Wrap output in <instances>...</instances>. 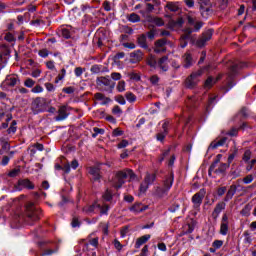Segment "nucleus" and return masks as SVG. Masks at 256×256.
<instances>
[{
	"label": "nucleus",
	"mask_w": 256,
	"mask_h": 256,
	"mask_svg": "<svg viewBox=\"0 0 256 256\" xmlns=\"http://www.w3.org/2000/svg\"><path fill=\"white\" fill-rule=\"evenodd\" d=\"M128 21H130V23H139V21H141V18L139 17V15L132 13L129 15Z\"/></svg>",
	"instance_id": "obj_41"
},
{
	"label": "nucleus",
	"mask_w": 256,
	"mask_h": 256,
	"mask_svg": "<svg viewBox=\"0 0 256 256\" xmlns=\"http://www.w3.org/2000/svg\"><path fill=\"white\" fill-rule=\"evenodd\" d=\"M147 21L148 23H152V25H156V27H163L165 25V22L161 18L155 16H148Z\"/></svg>",
	"instance_id": "obj_22"
},
{
	"label": "nucleus",
	"mask_w": 256,
	"mask_h": 256,
	"mask_svg": "<svg viewBox=\"0 0 256 256\" xmlns=\"http://www.w3.org/2000/svg\"><path fill=\"white\" fill-rule=\"evenodd\" d=\"M149 209V206H141V203H136L134 204L131 208L130 211L132 213H143V211H147Z\"/></svg>",
	"instance_id": "obj_25"
},
{
	"label": "nucleus",
	"mask_w": 256,
	"mask_h": 256,
	"mask_svg": "<svg viewBox=\"0 0 256 256\" xmlns=\"http://www.w3.org/2000/svg\"><path fill=\"white\" fill-rule=\"evenodd\" d=\"M112 112L114 115H117L118 117H121V114L123 113V110H121V107L119 106H114L112 109Z\"/></svg>",
	"instance_id": "obj_55"
},
{
	"label": "nucleus",
	"mask_w": 256,
	"mask_h": 256,
	"mask_svg": "<svg viewBox=\"0 0 256 256\" xmlns=\"http://www.w3.org/2000/svg\"><path fill=\"white\" fill-rule=\"evenodd\" d=\"M156 176L155 174H146L144 181L140 185V194L143 195L149 189V185H153L155 183Z\"/></svg>",
	"instance_id": "obj_8"
},
{
	"label": "nucleus",
	"mask_w": 256,
	"mask_h": 256,
	"mask_svg": "<svg viewBox=\"0 0 256 256\" xmlns=\"http://www.w3.org/2000/svg\"><path fill=\"white\" fill-rule=\"evenodd\" d=\"M225 193H227V187L226 186H222V187H219L217 189L218 197H223V195H225Z\"/></svg>",
	"instance_id": "obj_51"
},
{
	"label": "nucleus",
	"mask_w": 256,
	"mask_h": 256,
	"mask_svg": "<svg viewBox=\"0 0 256 256\" xmlns=\"http://www.w3.org/2000/svg\"><path fill=\"white\" fill-rule=\"evenodd\" d=\"M160 125H162V131L156 135V139L157 141L163 143L167 135H169V129H171V121L163 120L160 122Z\"/></svg>",
	"instance_id": "obj_7"
},
{
	"label": "nucleus",
	"mask_w": 256,
	"mask_h": 256,
	"mask_svg": "<svg viewBox=\"0 0 256 256\" xmlns=\"http://www.w3.org/2000/svg\"><path fill=\"white\" fill-rule=\"evenodd\" d=\"M206 193L207 191L205 190V188H202L193 196L194 207H199V205L203 203V199H205Z\"/></svg>",
	"instance_id": "obj_14"
},
{
	"label": "nucleus",
	"mask_w": 256,
	"mask_h": 256,
	"mask_svg": "<svg viewBox=\"0 0 256 256\" xmlns=\"http://www.w3.org/2000/svg\"><path fill=\"white\" fill-rule=\"evenodd\" d=\"M113 199V194L111 193V190L107 189L105 193L103 194V200L104 201H111Z\"/></svg>",
	"instance_id": "obj_45"
},
{
	"label": "nucleus",
	"mask_w": 256,
	"mask_h": 256,
	"mask_svg": "<svg viewBox=\"0 0 256 256\" xmlns=\"http://www.w3.org/2000/svg\"><path fill=\"white\" fill-rule=\"evenodd\" d=\"M143 59V52L141 50H136L130 53V63H139Z\"/></svg>",
	"instance_id": "obj_17"
},
{
	"label": "nucleus",
	"mask_w": 256,
	"mask_h": 256,
	"mask_svg": "<svg viewBox=\"0 0 256 256\" xmlns=\"http://www.w3.org/2000/svg\"><path fill=\"white\" fill-rule=\"evenodd\" d=\"M94 98L96 99V101H102L101 105H107V103L111 102V99L108 97H105L103 93H96L94 95Z\"/></svg>",
	"instance_id": "obj_28"
},
{
	"label": "nucleus",
	"mask_w": 256,
	"mask_h": 256,
	"mask_svg": "<svg viewBox=\"0 0 256 256\" xmlns=\"http://www.w3.org/2000/svg\"><path fill=\"white\" fill-rule=\"evenodd\" d=\"M10 57L11 51L9 50V48L3 46L0 49V70L5 68V65H7Z\"/></svg>",
	"instance_id": "obj_9"
},
{
	"label": "nucleus",
	"mask_w": 256,
	"mask_h": 256,
	"mask_svg": "<svg viewBox=\"0 0 256 256\" xmlns=\"http://www.w3.org/2000/svg\"><path fill=\"white\" fill-rule=\"evenodd\" d=\"M129 233V227L125 226L124 228L121 229L120 231V237L122 239H125L127 237V234Z\"/></svg>",
	"instance_id": "obj_57"
},
{
	"label": "nucleus",
	"mask_w": 256,
	"mask_h": 256,
	"mask_svg": "<svg viewBox=\"0 0 256 256\" xmlns=\"http://www.w3.org/2000/svg\"><path fill=\"white\" fill-rule=\"evenodd\" d=\"M251 209H253V205L249 203L246 204L241 210L240 215H242L243 217H249V215H251Z\"/></svg>",
	"instance_id": "obj_34"
},
{
	"label": "nucleus",
	"mask_w": 256,
	"mask_h": 256,
	"mask_svg": "<svg viewBox=\"0 0 256 256\" xmlns=\"http://www.w3.org/2000/svg\"><path fill=\"white\" fill-rule=\"evenodd\" d=\"M103 133H105L104 129L95 127L94 134H92V137H97L98 135H103Z\"/></svg>",
	"instance_id": "obj_58"
},
{
	"label": "nucleus",
	"mask_w": 256,
	"mask_h": 256,
	"mask_svg": "<svg viewBox=\"0 0 256 256\" xmlns=\"http://www.w3.org/2000/svg\"><path fill=\"white\" fill-rule=\"evenodd\" d=\"M205 22L194 19L193 20V33H199L203 29Z\"/></svg>",
	"instance_id": "obj_31"
},
{
	"label": "nucleus",
	"mask_w": 256,
	"mask_h": 256,
	"mask_svg": "<svg viewBox=\"0 0 256 256\" xmlns=\"http://www.w3.org/2000/svg\"><path fill=\"white\" fill-rule=\"evenodd\" d=\"M19 83V77L16 75L7 76L6 79L2 82L1 87L5 91L9 89V87H15Z\"/></svg>",
	"instance_id": "obj_10"
},
{
	"label": "nucleus",
	"mask_w": 256,
	"mask_h": 256,
	"mask_svg": "<svg viewBox=\"0 0 256 256\" xmlns=\"http://www.w3.org/2000/svg\"><path fill=\"white\" fill-rule=\"evenodd\" d=\"M101 208V204H98V202H94L92 205L85 206L83 208V213L86 215H93L99 211Z\"/></svg>",
	"instance_id": "obj_15"
},
{
	"label": "nucleus",
	"mask_w": 256,
	"mask_h": 256,
	"mask_svg": "<svg viewBox=\"0 0 256 256\" xmlns=\"http://www.w3.org/2000/svg\"><path fill=\"white\" fill-rule=\"evenodd\" d=\"M97 89L105 93H113L115 82L109 76H100L96 79Z\"/></svg>",
	"instance_id": "obj_3"
},
{
	"label": "nucleus",
	"mask_w": 256,
	"mask_h": 256,
	"mask_svg": "<svg viewBox=\"0 0 256 256\" xmlns=\"http://www.w3.org/2000/svg\"><path fill=\"white\" fill-rule=\"evenodd\" d=\"M200 15L203 19H209V16L213 14V9H211V0H197Z\"/></svg>",
	"instance_id": "obj_4"
},
{
	"label": "nucleus",
	"mask_w": 256,
	"mask_h": 256,
	"mask_svg": "<svg viewBox=\"0 0 256 256\" xmlns=\"http://www.w3.org/2000/svg\"><path fill=\"white\" fill-rule=\"evenodd\" d=\"M32 111L35 115H37V113H42V111H45V99L36 98L32 102Z\"/></svg>",
	"instance_id": "obj_12"
},
{
	"label": "nucleus",
	"mask_w": 256,
	"mask_h": 256,
	"mask_svg": "<svg viewBox=\"0 0 256 256\" xmlns=\"http://www.w3.org/2000/svg\"><path fill=\"white\" fill-rule=\"evenodd\" d=\"M65 75H67V70H65V68H62L60 74L55 80V83H59V81H63V79H65Z\"/></svg>",
	"instance_id": "obj_44"
},
{
	"label": "nucleus",
	"mask_w": 256,
	"mask_h": 256,
	"mask_svg": "<svg viewBox=\"0 0 256 256\" xmlns=\"http://www.w3.org/2000/svg\"><path fill=\"white\" fill-rule=\"evenodd\" d=\"M18 185H20V187H24L25 189H34L35 186H33V183H31V181L24 179V180H20L18 182Z\"/></svg>",
	"instance_id": "obj_35"
},
{
	"label": "nucleus",
	"mask_w": 256,
	"mask_h": 256,
	"mask_svg": "<svg viewBox=\"0 0 256 256\" xmlns=\"http://www.w3.org/2000/svg\"><path fill=\"white\" fill-rule=\"evenodd\" d=\"M90 175H92L94 181H99L101 179V174L99 173V168L97 167H91L89 169Z\"/></svg>",
	"instance_id": "obj_32"
},
{
	"label": "nucleus",
	"mask_w": 256,
	"mask_h": 256,
	"mask_svg": "<svg viewBox=\"0 0 256 256\" xmlns=\"http://www.w3.org/2000/svg\"><path fill=\"white\" fill-rule=\"evenodd\" d=\"M243 183H245V185H249V183H253V175H247L246 177H244Z\"/></svg>",
	"instance_id": "obj_61"
},
{
	"label": "nucleus",
	"mask_w": 256,
	"mask_h": 256,
	"mask_svg": "<svg viewBox=\"0 0 256 256\" xmlns=\"http://www.w3.org/2000/svg\"><path fill=\"white\" fill-rule=\"evenodd\" d=\"M113 245L117 251H121L123 249V244L117 239L114 240Z\"/></svg>",
	"instance_id": "obj_59"
},
{
	"label": "nucleus",
	"mask_w": 256,
	"mask_h": 256,
	"mask_svg": "<svg viewBox=\"0 0 256 256\" xmlns=\"http://www.w3.org/2000/svg\"><path fill=\"white\" fill-rule=\"evenodd\" d=\"M193 63V56L191 55V52H187L184 55V67L185 69H189Z\"/></svg>",
	"instance_id": "obj_30"
},
{
	"label": "nucleus",
	"mask_w": 256,
	"mask_h": 256,
	"mask_svg": "<svg viewBox=\"0 0 256 256\" xmlns=\"http://www.w3.org/2000/svg\"><path fill=\"white\" fill-rule=\"evenodd\" d=\"M126 99H127V101H129V103H135V101H137V96H135V94H133L131 92H127Z\"/></svg>",
	"instance_id": "obj_43"
},
{
	"label": "nucleus",
	"mask_w": 256,
	"mask_h": 256,
	"mask_svg": "<svg viewBox=\"0 0 256 256\" xmlns=\"http://www.w3.org/2000/svg\"><path fill=\"white\" fill-rule=\"evenodd\" d=\"M41 219V209H39L35 204L28 203L26 205L25 215L19 218V223H26V225H33L35 221Z\"/></svg>",
	"instance_id": "obj_1"
},
{
	"label": "nucleus",
	"mask_w": 256,
	"mask_h": 256,
	"mask_svg": "<svg viewBox=\"0 0 256 256\" xmlns=\"http://www.w3.org/2000/svg\"><path fill=\"white\" fill-rule=\"evenodd\" d=\"M98 211H100L101 215H107V213L109 212V206H107V205L101 206L100 205V208H98Z\"/></svg>",
	"instance_id": "obj_54"
},
{
	"label": "nucleus",
	"mask_w": 256,
	"mask_h": 256,
	"mask_svg": "<svg viewBox=\"0 0 256 256\" xmlns=\"http://www.w3.org/2000/svg\"><path fill=\"white\" fill-rule=\"evenodd\" d=\"M174 175L173 173H171L164 181V186L163 188L158 187L156 189V195L158 197H163V195L167 194V191H169V189H171V187H173V181H174Z\"/></svg>",
	"instance_id": "obj_6"
},
{
	"label": "nucleus",
	"mask_w": 256,
	"mask_h": 256,
	"mask_svg": "<svg viewBox=\"0 0 256 256\" xmlns=\"http://www.w3.org/2000/svg\"><path fill=\"white\" fill-rule=\"evenodd\" d=\"M21 173V170L19 168H15L9 172V177H17Z\"/></svg>",
	"instance_id": "obj_60"
},
{
	"label": "nucleus",
	"mask_w": 256,
	"mask_h": 256,
	"mask_svg": "<svg viewBox=\"0 0 256 256\" xmlns=\"http://www.w3.org/2000/svg\"><path fill=\"white\" fill-rule=\"evenodd\" d=\"M0 145L2 147L0 149V155H4V153H7V151H9L10 145L9 142L5 141V139H0Z\"/></svg>",
	"instance_id": "obj_33"
},
{
	"label": "nucleus",
	"mask_w": 256,
	"mask_h": 256,
	"mask_svg": "<svg viewBox=\"0 0 256 256\" xmlns=\"http://www.w3.org/2000/svg\"><path fill=\"white\" fill-rule=\"evenodd\" d=\"M213 33H215V30H213V28L204 31L202 35L196 40V42L194 41L196 47H198V49H203V47L207 45V41H211Z\"/></svg>",
	"instance_id": "obj_5"
},
{
	"label": "nucleus",
	"mask_w": 256,
	"mask_h": 256,
	"mask_svg": "<svg viewBox=\"0 0 256 256\" xmlns=\"http://www.w3.org/2000/svg\"><path fill=\"white\" fill-rule=\"evenodd\" d=\"M69 117V113L67 112V106H61L58 110V116L56 117V121H65Z\"/></svg>",
	"instance_id": "obj_19"
},
{
	"label": "nucleus",
	"mask_w": 256,
	"mask_h": 256,
	"mask_svg": "<svg viewBox=\"0 0 256 256\" xmlns=\"http://www.w3.org/2000/svg\"><path fill=\"white\" fill-rule=\"evenodd\" d=\"M38 55H40L43 59H45V57H49V50L42 49L39 51Z\"/></svg>",
	"instance_id": "obj_62"
},
{
	"label": "nucleus",
	"mask_w": 256,
	"mask_h": 256,
	"mask_svg": "<svg viewBox=\"0 0 256 256\" xmlns=\"http://www.w3.org/2000/svg\"><path fill=\"white\" fill-rule=\"evenodd\" d=\"M181 9V2L179 1L167 2L165 6V11H170V13H181Z\"/></svg>",
	"instance_id": "obj_13"
},
{
	"label": "nucleus",
	"mask_w": 256,
	"mask_h": 256,
	"mask_svg": "<svg viewBox=\"0 0 256 256\" xmlns=\"http://www.w3.org/2000/svg\"><path fill=\"white\" fill-rule=\"evenodd\" d=\"M17 132V121L13 120L11 126L8 128L7 133L11 135V133Z\"/></svg>",
	"instance_id": "obj_42"
},
{
	"label": "nucleus",
	"mask_w": 256,
	"mask_h": 256,
	"mask_svg": "<svg viewBox=\"0 0 256 256\" xmlns=\"http://www.w3.org/2000/svg\"><path fill=\"white\" fill-rule=\"evenodd\" d=\"M219 79H221V77L214 78L213 76H209L204 82L205 89H211V87H213V85H215Z\"/></svg>",
	"instance_id": "obj_24"
},
{
	"label": "nucleus",
	"mask_w": 256,
	"mask_h": 256,
	"mask_svg": "<svg viewBox=\"0 0 256 256\" xmlns=\"http://www.w3.org/2000/svg\"><path fill=\"white\" fill-rule=\"evenodd\" d=\"M168 61H169V57L163 56L158 61V67H160V69L163 71H168L169 70V66L167 65Z\"/></svg>",
	"instance_id": "obj_27"
},
{
	"label": "nucleus",
	"mask_w": 256,
	"mask_h": 256,
	"mask_svg": "<svg viewBox=\"0 0 256 256\" xmlns=\"http://www.w3.org/2000/svg\"><path fill=\"white\" fill-rule=\"evenodd\" d=\"M138 45L142 49H149V45H147V36L145 34L138 37Z\"/></svg>",
	"instance_id": "obj_29"
},
{
	"label": "nucleus",
	"mask_w": 256,
	"mask_h": 256,
	"mask_svg": "<svg viewBox=\"0 0 256 256\" xmlns=\"http://www.w3.org/2000/svg\"><path fill=\"white\" fill-rule=\"evenodd\" d=\"M149 246L145 245L143 248H142V251L140 253V255L138 256H149Z\"/></svg>",
	"instance_id": "obj_63"
},
{
	"label": "nucleus",
	"mask_w": 256,
	"mask_h": 256,
	"mask_svg": "<svg viewBox=\"0 0 256 256\" xmlns=\"http://www.w3.org/2000/svg\"><path fill=\"white\" fill-rule=\"evenodd\" d=\"M55 169L56 171H64V173H71V166H69V164L64 165V167H62L59 164L55 165Z\"/></svg>",
	"instance_id": "obj_38"
},
{
	"label": "nucleus",
	"mask_w": 256,
	"mask_h": 256,
	"mask_svg": "<svg viewBox=\"0 0 256 256\" xmlns=\"http://www.w3.org/2000/svg\"><path fill=\"white\" fill-rule=\"evenodd\" d=\"M235 193H237V185L232 184L224 197L225 203H229V201H231L235 196Z\"/></svg>",
	"instance_id": "obj_18"
},
{
	"label": "nucleus",
	"mask_w": 256,
	"mask_h": 256,
	"mask_svg": "<svg viewBox=\"0 0 256 256\" xmlns=\"http://www.w3.org/2000/svg\"><path fill=\"white\" fill-rule=\"evenodd\" d=\"M223 155L222 154H218L216 156V159L212 162V169H215V167H217V164H219V162L221 161Z\"/></svg>",
	"instance_id": "obj_56"
},
{
	"label": "nucleus",
	"mask_w": 256,
	"mask_h": 256,
	"mask_svg": "<svg viewBox=\"0 0 256 256\" xmlns=\"http://www.w3.org/2000/svg\"><path fill=\"white\" fill-rule=\"evenodd\" d=\"M125 179H128L129 181H135V179H137V175H135L131 169L118 171L112 180L113 187H115V189H121V187L125 185Z\"/></svg>",
	"instance_id": "obj_2"
},
{
	"label": "nucleus",
	"mask_w": 256,
	"mask_h": 256,
	"mask_svg": "<svg viewBox=\"0 0 256 256\" xmlns=\"http://www.w3.org/2000/svg\"><path fill=\"white\" fill-rule=\"evenodd\" d=\"M91 73L99 74V73H109V69L104 67L103 65L95 64L90 69Z\"/></svg>",
	"instance_id": "obj_21"
},
{
	"label": "nucleus",
	"mask_w": 256,
	"mask_h": 256,
	"mask_svg": "<svg viewBox=\"0 0 256 256\" xmlns=\"http://www.w3.org/2000/svg\"><path fill=\"white\" fill-rule=\"evenodd\" d=\"M227 233H229V224L222 222L220 225V234L227 235Z\"/></svg>",
	"instance_id": "obj_40"
},
{
	"label": "nucleus",
	"mask_w": 256,
	"mask_h": 256,
	"mask_svg": "<svg viewBox=\"0 0 256 256\" xmlns=\"http://www.w3.org/2000/svg\"><path fill=\"white\" fill-rule=\"evenodd\" d=\"M24 85L25 87H28L29 89H31V87L35 85V80L28 78L25 80Z\"/></svg>",
	"instance_id": "obj_53"
},
{
	"label": "nucleus",
	"mask_w": 256,
	"mask_h": 256,
	"mask_svg": "<svg viewBox=\"0 0 256 256\" xmlns=\"http://www.w3.org/2000/svg\"><path fill=\"white\" fill-rule=\"evenodd\" d=\"M169 43V40L167 38L159 39L154 44V52L157 54L165 53L167 51V45Z\"/></svg>",
	"instance_id": "obj_11"
},
{
	"label": "nucleus",
	"mask_w": 256,
	"mask_h": 256,
	"mask_svg": "<svg viewBox=\"0 0 256 256\" xmlns=\"http://www.w3.org/2000/svg\"><path fill=\"white\" fill-rule=\"evenodd\" d=\"M155 35H157V31H155V29H152L146 33V37H148L150 41H153V39H155Z\"/></svg>",
	"instance_id": "obj_52"
},
{
	"label": "nucleus",
	"mask_w": 256,
	"mask_h": 256,
	"mask_svg": "<svg viewBox=\"0 0 256 256\" xmlns=\"http://www.w3.org/2000/svg\"><path fill=\"white\" fill-rule=\"evenodd\" d=\"M58 246L56 243H52L51 246H49V249H47L43 255H53L54 253H57Z\"/></svg>",
	"instance_id": "obj_37"
},
{
	"label": "nucleus",
	"mask_w": 256,
	"mask_h": 256,
	"mask_svg": "<svg viewBox=\"0 0 256 256\" xmlns=\"http://www.w3.org/2000/svg\"><path fill=\"white\" fill-rule=\"evenodd\" d=\"M212 247L215 249H221L223 247V240H214L212 243Z\"/></svg>",
	"instance_id": "obj_50"
},
{
	"label": "nucleus",
	"mask_w": 256,
	"mask_h": 256,
	"mask_svg": "<svg viewBox=\"0 0 256 256\" xmlns=\"http://www.w3.org/2000/svg\"><path fill=\"white\" fill-rule=\"evenodd\" d=\"M231 166L230 163H221L219 168L215 170V173H221V175H224V173L227 171V169H229V167Z\"/></svg>",
	"instance_id": "obj_36"
},
{
	"label": "nucleus",
	"mask_w": 256,
	"mask_h": 256,
	"mask_svg": "<svg viewBox=\"0 0 256 256\" xmlns=\"http://www.w3.org/2000/svg\"><path fill=\"white\" fill-rule=\"evenodd\" d=\"M116 89L119 93H123V91H125V81H119Z\"/></svg>",
	"instance_id": "obj_48"
},
{
	"label": "nucleus",
	"mask_w": 256,
	"mask_h": 256,
	"mask_svg": "<svg viewBox=\"0 0 256 256\" xmlns=\"http://www.w3.org/2000/svg\"><path fill=\"white\" fill-rule=\"evenodd\" d=\"M188 39H191V29H189L188 31H186L184 33V35H182V39H181V42H180V47L182 49H185V47L188 45Z\"/></svg>",
	"instance_id": "obj_26"
},
{
	"label": "nucleus",
	"mask_w": 256,
	"mask_h": 256,
	"mask_svg": "<svg viewBox=\"0 0 256 256\" xmlns=\"http://www.w3.org/2000/svg\"><path fill=\"white\" fill-rule=\"evenodd\" d=\"M149 239H151V235H149V234H146V235L138 238L135 243V248L141 249L142 245H145V243H147V241H149Z\"/></svg>",
	"instance_id": "obj_23"
},
{
	"label": "nucleus",
	"mask_w": 256,
	"mask_h": 256,
	"mask_svg": "<svg viewBox=\"0 0 256 256\" xmlns=\"http://www.w3.org/2000/svg\"><path fill=\"white\" fill-rule=\"evenodd\" d=\"M5 41H8V43H13L15 41V36L11 34L10 32H7L4 36Z\"/></svg>",
	"instance_id": "obj_49"
},
{
	"label": "nucleus",
	"mask_w": 256,
	"mask_h": 256,
	"mask_svg": "<svg viewBox=\"0 0 256 256\" xmlns=\"http://www.w3.org/2000/svg\"><path fill=\"white\" fill-rule=\"evenodd\" d=\"M225 207H226L225 202H219L218 204H216L214 211L212 212L214 219H217L219 217V215L221 214V211H223Z\"/></svg>",
	"instance_id": "obj_20"
},
{
	"label": "nucleus",
	"mask_w": 256,
	"mask_h": 256,
	"mask_svg": "<svg viewBox=\"0 0 256 256\" xmlns=\"http://www.w3.org/2000/svg\"><path fill=\"white\" fill-rule=\"evenodd\" d=\"M32 93H43V88L40 85H37L32 88Z\"/></svg>",
	"instance_id": "obj_64"
},
{
	"label": "nucleus",
	"mask_w": 256,
	"mask_h": 256,
	"mask_svg": "<svg viewBox=\"0 0 256 256\" xmlns=\"http://www.w3.org/2000/svg\"><path fill=\"white\" fill-rule=\"evenodd\" d=\"M227 143V137H222L220 140H214L210 143L208 147V151H211V149H217L218 147H223Z\"/></svg>",
	"instance_id": "obj_16"
},
{
	"label": "nucleus",
	"mask_w": 256,
	"mask_h": 256,
	"mask_svg": "<svg viewBox=\"0 0 256 256\" xmlns=\"http://www.w3.org/2000/svg\"><path fill=\"white\" fill-rule=\"evenodd\" d=\"M60 35L64 37V39H69L71 38V31L67 27H63L60 29Z\"/></svg>",
	"instance_id": "obj_39"
},
{
	"label": "nucleus",
	"mask_w": 256,
	"mask_h": 256,
	"mask_svg": "<svg viewBox=\"0 0 256 256\" xmlns=\"http://www.w3.org/2000/svg\"><path fill=\"white\" fill-rule=\"evenodd\" d=\"M185 85L188 89H193V74H190V76L186 79Z\"/></svg>",
	"instance_id": "obj_46"
},
{
	"label": "nucleus",
	"mask_w": 256,
	"mask_h": 256,
	"mask_svg": "<svg viewBox=\"0 0 256 256\" xmlns=\"http://www.w3.org/2000/svg\"><path fill=\"white\" fill-rule=\"evenodd\" d=\"M242 159H243L244 163H249V161L251 160V150H246L244 152Z\"/></svg>",
	"instance_id": "obj_47"
}]
</instances>
